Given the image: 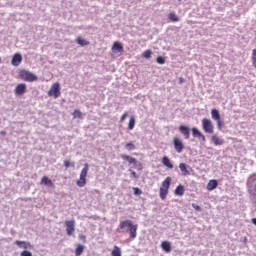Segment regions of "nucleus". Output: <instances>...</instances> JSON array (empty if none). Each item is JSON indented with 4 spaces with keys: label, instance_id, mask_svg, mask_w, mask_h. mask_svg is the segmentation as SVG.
Returning <instances> with one entry per match:
<instances>
[{
    "label": "nucleus",
    "instance_id": "nucleus-1",
    "mask_svg": "<svg viewBox=\"0 0 256 256\" xmlns=\"http://www.w3.org/2000/svg\"><path fill=\"white\" fill-rule=\"evenodd\" d=\"M120 229H128L130 233L131 239H137V229H139V225L133 224L131 220H124L119 224Z\"/></svg>",
    "mask_w": 256,
    "mask_h": 256
},
{
    "label": "nucleus",
    "instance_id": "nucleus-2",
    "mask_svg": "<svg viewBox=\"0 0 256 256\" xmlns=\"http://www.w3.org/2000/svg\"><path fill=\"white\" fill-rule=\"evenodd\" d=\"M171 177H166V179L162 182V185L159 189V196L162 201L167 199V195H169V187H171Z\"/></svg>",
    "mask_w": 256,
    "mask_h": 256
},
{
    "label": "nucleus",
    "instance_id": "nucleus-3",
    "mask_svg": "<svg viewBox=\"0 0 256 256\" xmlns=\"http://www.w3.org/2000/svg\"><path fill=\"white\" fill-rule=\"evenodd\" d=\"M89 173V165L86 163L80 172V178L76 181L78 187H85L87 185V174Z\"/></svg>",
    "mask_w": 256,
    "mask_h": 256
},
{
    "label": "nucleus",
    "instance_id": "nucleus-4",
    "mask_svg": "<svg viewBox=\"0 0 256 256\" xmlns=\"http://www.w3.org/2000/svg\"><path fill=\"white\" fill-rule=\"evenodd\" d=\"M19 77L22 79V81H27L28 83H33L34 81H37V75L33 74V72L22 70L19 72Z\"/></svg>",
    "mask_w": 256,
    "mask_h": 256
},
{
    "label": "nucleus",
    "instance_id": "nucleus-5",
    "mask_svg": "<svg viewBox=\"0 0 256 256\" xmlns=\"http://www.w3.org/2000/svg\"><path fill=\"white\" fill-rule=\"evenodd\" d=\"M48 96L57 99L61 96V85L59 82L52 84L50 90L48 91Z\"/></svg>",
    "mask_w": 256,
    "mask_h": 256
},
{
    "label": "nucleus",
    "instance_id": "nucleus-6",
    "mask_svg": "<svg viewBox=\"0 0 256 256\" xmlns=\"http://www.w3.org/2000/svg\"><path fill=\"white\" fill-rule=\"evenodd\" d=\"M173 145H174L175 151H177L178 153H183V149H185V144H183V140H181V138L174 137Z\"/></svg>",
    "mask_w": 256,
    "mask_h": 256
},
{
    "label": "nucleus",
    "instance_id": "nucleus-7",
    "mask_svg": "<svg viewBox=\"0 0 256 256\" xmlns=\"http://www.w3.org/2000/svg\"><path fill=\"white\" fill-rule=\"evenodd\" d=\"M202 127H203V130L205 131V133H213V122H211L209 119L207 118H204L202 120Z\"/></svg>",
    "mask_w": 256,
    "mask_h": 256
},
{
    "label": "nucleus",
    "instance_id": "nucleus-8",
    "mask_svg": "<svg viewBox=\"0 0 256 256\" xmlns=\"http://www.w3.org/2000/svg\"><path fill=\"white\" fill-rule=\"evenodd\" d=\"M66 233L71 236L75 233V220L66 221Z\"/></svg>",
    "mask_w": 256,
    "mask_h": 256
},
{
    "label": "nucleus",
    "instance_id": "nucleus-9",
    "mask_svg": "<svg viewBox=\"0 0 256 256\" xmlns=\"http://www.w3.org/2000/svg\"><path fill=\"white\" fill-rule=\"evenodd\" d=\"M27 93V84L25 83H20L16 86L15 88V95H25Z\"/></svg>",
    "mask_w": 256,
    "mask_h": 256
},
{
    "label": "nucleus",
    "instance_id": "nucleus-10",
    "mask_svg": "<svg viewBox=\"0 0 256 256\" xmlns=\"http://www.w3.org/2000/svg\"><path fill=\"white\" fill-rule=\"evenodd\" d=\"M121 159H123L124 161H128V163L132 164V165H137V159L128 156V155H121ZM138 168L141 170L143 169V165L141 163L138 164Z\"/></svg>",
    "mask_w": 256,
    "mask_h": 256
},
{
    "label": "nucleus",
    "instance_id": "nucleus-11",
    "mask_svg": "<svg viewBox=\"0 0 256 256\" xmlns=\"http://www.w3.org/2000/svg\"><path fill=\"white\" fill-rule=\"evenodd\" d=\"M179 169L183 175V177H187V175H191V167L187 166L185 163L179 164Z\"/></svg>",
    "mask_w": 256,
    "mask_h": 256
},
{
    "label": "nucleus",
    "instance_id": "nucleus-12",
    "mask_svg": "<svg viewBox=\"0 0 256 256\" xmlns=\"http://www.w3.org/2000/svg\"><path fill=\"white\" fill-rule=\"evenodd\" d=\"M15 245H17L20 249H33V245L27 241L16 240Z\"/></svg>",
    "mask_w": 256,
    "mask_h": 256
},
{
    "label": "nucleus",
    "instance_id": "nucleus-13",
    "mask_svg": "<svg viewBox=\"0 0 256 256\" xmlns=\"http://www.w3.org/2000/svg\"><path fill=\"white\" fill-rule=\"evenodd\" d=\"M21 61H23V56H21L19 53H16L13 56L11 63L14 67H19V65H21Z\"/></svg>",
    "mask_w": 256,
    "mask_h": 256
},
{
    "label": "nucleus",
    "instance_id": "nucleus-14",
    "mask_svg": "<svg viewBox=\"0 0 256 256\" xmlns=\"http://www.w3.org/2000/svg\"><path fill=\"white\" fill-rule=\"evenodd\" d=\"M123 44L121 42H114L112 45V52L113 53H123Z\"/></svg>",
    "mask_w": 256,
    "mask_h": 256
},
{
    "label": "nucleus",
    "instance_id": "nucleus-15",
    "mask_svg": "<svg viewBox=\"0 0 256 256\" xmlns=\"http://www.w3.org/2000/svg\"><path fill=\"white\" fill-rule=\"evenodd\" d=\"M218 185H219V182H217V180L215 179H212L207 184V190L213 191L214 189H217Z\"/></svg>",
    "mask_w": 256,
    "mask_h": 256
},
{
    "label": "nucleus",
    "instance_id": "nucleus-16",
    "mask_svg": "<svg viewBox=\"0 0 256 256\" xmlns=\"http://www.w3.org/2000/svg\"><path fill=\"white\" fill-rule=\"evenodd\" d=\"M179 131H180V133H182V135L184 136V139H189V137H190L189 128H187V127L184 126V125H181V126L179 127Z\"/></svg>",
    "mask_w": 256,
    "mask_h": 256
},
{
    "label": "nucleus",
    "instance_id": "nucleus-17",
    "mask_svg": "<svg viewBox=\"0 0 256 256\" xmlns=\"http://www.w3.org/2000/svg\"><path fill=\"white\" fill-rule=\"evenodd\" d=\"M41 185H46L47 187H55V185L53 184V181L51 179H49V177L44 176L41 179Z\"/></svg>",
    "mask_w": 256,
    "mask_h": 256
},
{
    "label": "nucleus",
    "instance_id": "nucleus-18",
    "mask_svg": "<svg viewBox=\"0 0 256 256\" xmlns=\"http://www.w3.org/2000/svg\"><path fill=\"white\" fill-rule=\"evenodd\" d=\"M211 141L216 146L223 145L225 143V141L223 139L219 138V136H217L215 134L211 136Z\"/></svg>",
    "mask_w": 256,
    "mask_h": 256
},
{
    "label": "nucleus",
    "instance_id": "nucleus-19",
    "mask_svg": "<svg viewBox=\"0 0 256 256\" xmlns=\"http://www.w3.org/2000/svg\"><path fill=\"white\" fill-rule=\"evenodd\" d=\"M161 247L163 249V251H165L166 253H171V243L169 241H163L161 243Z\"/></svg>",
    "mask_w": 256,
    "mask_h": 256
},
{
    "label": "nucleus",
    "instance_id": "nucleus-20",
    "mask_svg": "<svg viewBox=\"0 0 256 256\" xmlns=\"http://www.w3.org/2000/svg\"><path fill=\"white\" fill-rule=\"evenodd\" d=\"M76 43H78V45H80V47H87V45H90V42L83 39L81 36L77 37Z\"/></svg>",
    "mask_w": 256,
    "mask_h": 256
},
{
    "label": "nucleus",
    "instance_id": "nucleus-21",
    "mask_svg": "<svg viewBox=\"0 0 256 256\" xmlns=\"http://www.w3.org/2000/svg\"><path fill=\"white\" fill-rule=\"evenodd\" d=\"M162 163L165 167H168V169H173V163H171V160L169 159V157L164 156L162 158Z\"/></svg>",
    "mask_w": 256,
    "mask_h": 256
},
{
    "label": "nucleus",
    "instance_id": "nucleus-22",
    "mask_svg": "<svg viewBox=\"0 0 256 256\" xmlns=\"http://www.w3.org/2000/svg\"><path fill=\"white\" fill-rule=\"evenodd\" d=\"M175 195H179L182 197V195H185V187L183 185H179L175 189Z\"/></svg>",
    "mask_w": 256,
    "mask_h": 256
},
{
    "label": "nucleus",
    "instance_id": "nucleus-23",
    "mask_svg": "<svg viewBox=\"0 0 256 256\" xmlns=\"http://www.w3.org/2000/svg\"><path fill=\"white\" fill-rule=\"evenodd\" d=\"M211 115H212V119H214V121H219V119H221V114H219V110H217V109H212Z\"/></svg>",
    "mask_w": 256,
    "mask_h": 256
},
{
    "label": "nucleus",
    "instance_id": "nucleus-24",
    "mask_svg": "<svg viewBox=\"0 0 256 256\" xmlns=\"http://www.w3.org/2000/svg\"><path fill=\"white\" fill-rule=\"evenodd\" d=\"M111 256H122L121 248H119V246H114L111 251Z\"/></svg>",
    "mask_w": 256,
    "mask_h": 256
},
{
    "label": "nucleus",
    "instance_id": "nucleus-25",
    "mask_svg": "<svg viewBox=\"0 0 256 256\" xmlns=\"http://www.w3.org/2000/svg\"><path fill=\"white\" fill-rule=\"evenodd\" d=\"M168 19L170 21H172V23H177L179 21V16L173 12H171L169 15H168Z\"/></svg>",
    "mask_w": 256,
    "mask_h": 256
},
{
    "label": "nucleus",
    "instance_id": "nucleus-26",
    "mask_svg": "<svg viewBox=\"0 0 256 256\" xmlns=\"http://www.w3.org/2000/svg\"><path fill=\"white\" fill-rule=\"evenodd\" d=\"M128 129L129 131H133L135 129V116H132L128 123Z\"/></svg>",
    "mask_w": 256,
    "mask_h": 256
},
{
    "label": "nucleus",
    "instance_id": "nucleus-27",
    "mask_svg": "<svg viewBox=\"0 0 256 256\" xmlns=\"http://www.w3.org/2000/svg\"><path fill=\"white\" fill-rule=\"evenodd\" d=\"M85 251V246L79 244L75 250V255L76 256H81V254Z\"/></svg>",
    "mask_w": 256,
    "mask_h": 256
},
{
    "label": "nucleus",
    "instance_id": "nucleus-28",
    "mask_svg": "<svg viewBox=\"0 0 256 256\" xmlns=\"http://www.w3.org/2000/svg\"><path fill=\"white\" fill-rule=\"evenodd\" d=\"M72 115H73L74 119H82L83 118V113H81V110H79V109L74 110Z\"/></svg>",
    "mask_w": 256,
    "mask_h": 256
},
{
    "label": "nucleus",
    "instance_id": "nucleus-29",
    "mask_svg": "<svg viewBox=\"0 0 256 256\" xmlns=\"http://www.w3.org/2000/svg\"><path fill=\"white\" fill-rule=\"evenodd\" d=\"M151 55H153V51L151 50H146L142 53V57H144V59H151Z\"/></svg>",
    "mask_w": 256,
    "mask_h": 256
},
{
    "label": "nucleus",
    "instance_id": "nucleus-30",
    "mask_svg": "<svg viewBox=\"0 0 256 256\" xmlns=\"http://www.w3.org/2000/svg\"><path fill=\"white\" fill-rule=\"evenodd\" d=\"M201 131H199V129H197L196 127L192 128V135L193 137H200L201 136Z\"/></svg>",
    "mask_w": 256,
    "mask_h": 256
},
{
    "label": "nucleus",
    "instance_id": "nucleus-31",
    "mask_svg": "<svg viewBox=\"0 0 256 256\" xmlns=\"http://www.w3.org/2000/svg\"><path fill=\"white\" fill-rule=\"evenodd\" d=\"M64 167H65L66 169H69V167H75V162H71V161H69V160H65V161H64Z\"/></svg>",
    "mask_w": 256,
    "mask_h": 256
},
{
    "label": "nucleus",
    "instance_id": "nucleus-32",
    "mask_svg": "<svg viewBox=\"0 0 256 256\" xmlns=\"http://www.w3.org/2000/svg\"><path fill=\"white\" fill-rule=\"evenodd\" d=\"M125 148L127 149V151H135V144L133 143H127Z\"/></svg>",
    "mask_w": 256,
    "mask_h": 256
},
{
    "label": "nucleus",
    "instance_id": "nucleus-33",
    "mask_svg": "<svg viewBox=\"0 0 256 256\" xmlns=\"http://www.w3.org/2000/svg\"><path fill=\"white\" fill-rule=\"evenodd\" d=\"M156 62H157L159 65H165V57H163V56H158L157 59H156Z\"/></svg>",
    "mask_w": 256,
    "mask_h": 256
},
{
    "label": "nucleus",
    "instance_id": "nucleus-34",
    "mask_svg": "<svg viewBox=\"0 0 256 256\" xmlns=\"http://www.w3.org/2000/svg\"><path fill=\"white\" fill-rule=\"evenodd\" d=\"M20 256H33V253L30 251L24 250L20 253Z\"/></svg>",
    "mask_w": 256,
    "mask_h": 256
},
{
    "label": "nucleus",
    "instance_id": "nucleus-35",
    "mask_svg": "<svg viewBox=\"0 0 256 256\" xmlns=\"http://www.w3.org/2000/svg\"><path fill=\"white\" fill-rule=\"evenodd\" d=\"M134 191V195H142L143 191H141V189L139 188H133Z\"/></svg>",
    "mask_w": 256,
    "mask_h": 256
},
{
    "label": "nucleus",
    "instance_id": "nucleus-36",
    "mask_svg": "<svg viewBox=\"0 0 256 256\" xmlns=\"http://www.w3.org/2000/svg\"><path fill=\"white\" fill-rule=\"evenodd\" d=\"M129 115V113L125 112L121 118H120V121L123 123V121H125L127 119V116Z\"/></svg>",
    "mask_w": 256,
    "mask_h": 256
},
{
    "label": "nucleus",
    "instance_id": "nucleus-37",
    "mask_svg": "<svg viewBox=\"0 0 256 256\" xmlns=\"http://www.w3.org/2000/svg\"><path fill=\"white\" fill-rule=\"evenodd\" d=\"M217 121V125H218V129H222L223 128V121H221V119L216 120Z\"/></svg>",
    "mask_w": 256,
    "mask_h": 256
},
{
    "label": "nucleus",
    "instance_id": "nucleus-38",
    "mask_svg": "<svg viewBox=\"0 0 256 256\" xmlns=\"http://www.w3.org/2000/svg\"><path fill=\"white\" fill-rule=\"evenodd\" d=\"M192 207H193V209H195V211H201V206H199L195 203L192 204Z\"/></svg>",
    "mask_w": 256,
    "mask_h": 256
},
{
    "label": "nucleus",
    "instance_id": "nucleus-39",
    "mask_svg": "<svg viewBox=\"0 0 256 256\" xmlns=\"http://www.w3.org/2000/svg\"><path fill=\"white\" fill-rule=\"evenodd\" d=\"M130 173L134 179H137L139 176L137 175V172L130 170Z\"/></svg>",
    "mask_w": 256,
    "mask_h": 256
},
{
    "label": "nucleus",
    "instance_id": "nucleus-40",
    "mask_svg": "<svg viewBox=\"0 0 256 256\" xmlns=\"http://www.w3.org/2000/svg\"><path fill=\"white\" fill-rule=\"evenodd\" d=\"M254 199H255V201H256V184H255V186H254Z\"/></svg>",
    "mask_w": 256,
    "mask_h": 256
},
{
    "label": "nucleus",
    "instance_id": "nucleus-41",
    "mask_svg": "<svg viewBox=\"0 0 256 256\" xmlns=\"http://www.w3.org/2000/svg\"><path fill=\"white\" fill-rule=\"evenodd\" d=\"M200 139H202V141H205V135L201 134V136H199Z\"/></svg>",
    "mask_w": 256,
    "mask_h": 256
},
{
    "label": "nucleus",
    "instance_id": "nucleus-42",
    "mask_svg": "<svg viewBox=\"0 0 256 256\" xmlns=\"http://www.w3.org/2000/svg\"><path fill=\"white\" fill-rule=\"evenodd\" d=\"M0 134H1V135H7V132L1 131Z\"/></svg>",
    "mask_w": 256,
    "mask_h": 256
},
{
    "label": "nucleus",
    "instance_id": "nucleus-43",
    "mask_svg": "<svg viewBox=\"0 0 256 256\" xmlns=\"http://www.w3.org/2000/svg\"><path fill=\"white\" fill-rule=\"evenodd\" d=\"M0 63H1V58H0Z\"/></svg>",
    "mask_w": 256,
    "mask_h": 256
},
{
    "label": "nucleus",
    "instance_id": "nucleus-44",
    "mask_svg": "<svg viewBox=\"0 0 256 256\" xmlns=\"http://www.w3.org/2000/svg\"><path fill=\"white\" fill-rule=\"evenodd\" d=\"M178 1H181V0H178Z\"/></svg>",
    "mask_w": 256,
    "mask_h": 256
}]
</instances>
